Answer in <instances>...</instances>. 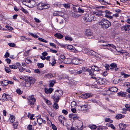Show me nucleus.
I'll return each mask as SVG.
<instances>
[{"label":"nucleus","mask_w":130,"mask_h":130,"mask_svg":"<svg viewBox=\"0 0 130 130\" xmlns=\"http://www.w3.org/2000/svg\"><path fill=\"white\" fill-rule=\"evenodd\" d=\"M18 125V122H15L13 124V127L14 129H16L17 128V126Z\"/></svg>","instance_id":"nucleus-49"},{"label":"nucleus","mask_w":130,"mask_h":130,"mask_svg":"<svg viewBox=\"0 0 130 130\" xmlns=\"http://www.w3.org/2000/svg\"><path fill=\"white\" fill-rule=\"evenodd\" d=\"M88 126L92 130L94 129L97 128L96 126L94 125H90Z\"/></svg>","instance_id":"nucleus-36"},{"label":"nucleus","mask_w":130,"mask_h":130,"mask_svg":"<svg viewBox=\"0 0 130 130\" xmlns=\"http://www.w3.org/2000/svg\"><path fill=\"white\" fill-rule=\"evenodd\" d=\"M120 130H125V129L126 127V125L123 124L121 123L119 125Z\"/></svg>","instance_id":"nucleus-18"},{"label":"nucleus","mask_w":130,"mask_h":130,"mask_svg":"<svg viewBox=\"0 0 130 130\" xmlns=\"http://www.w3.org/2000/svg\"><path fill=\"white\" fill-rule=\"evenodd\" d=\"M85 34L87 38L90 39L93 36V33L92 31L89 29H87L85 31Z\"/></svg>","instance_id":"nucleus-8"},{"label":"nucleus","mask_w":130,"mask_h":130,"mask_svg":"<svg viewBox=\"0 0 130 130\" xmlns=\"http://www.w3.org/2000/svg\"><path fill=\"white\" fill-rule=\"evenodd\" d=\"M124 85L125 86H130V83L127 82H126L124 83Z\"/></svg>","instance_id":"nucleus-64"},{"label":"nucleus","mask_w":130,"mask_h":130,"mask_svg":"<svg viewBox=\"0 0 130 130\" xmlns=\"http://www.w3.org/2000/svg\"><path fill=\"white\" fill-rule=\"evenodd\" d=\"M110 66L111 67L116 68L117 67V64L114 63L111 64Z\"/></svg>","instance_id":"nucleus-62"},{"label":"nucleus","mask_w":130,"mask_h":130,"mask_svg":"<svg viewBox=\"0 0 130 130\" xmlns=\"http://www.w3.org/2000/svg\"><path fill=\"white\" fill-rule=\"evenodd\" d=\"M8 44L9 46L11 47H14L15 46V44L13 43H9Z\"/></svg>","instance_id":"nucleus-58"},{"label":"nucleus","mask_w":130,"mask_h":130,"mask_svg":"<svg viewBox=\"0 0 130 130\" xmlns=\"http://www.w3.org/2000/svg\"><path fill=\"white\" fill-rule=\"evenodd\" d=\"M63 6L66 8H70V5L69 4H63Z\"/></svg>","instance_id":"nucleus-51"},{"label":"nucleus","mask_w":130,"mask_h":130,"mask_svg":"<svg viewBox=\"0 0 130 130\" xmlns=\"http://www.w3.org/2000/svg\"><path fill=\"white\" fill-rule=\"evenodd\" d=\"M89 69H87L85 67H83L82 68V71H83L84 72H86V71H88Z\"/></svg>","instance_id":"nucleus-57"},{"label":"nucleus","mask_w":130,"mask_h":130,"mask_svg":"<svg viewBox=\"0 0 130 130\" xmlns=\"http://www.w3.org/2000/svg\"><path fill=\"white\" fill-rule=\"evenodd\" d=\"M118 95L119 96H125V94L123 92H119L118 93Z\"/></svg>","instance_id":"nucleus-50"},{"label":"nucleus","mask_w":130,"mask_h":130,"mask_svg":"<svg viewBox=\"0 0 130 130\" xmlns=\"http://www.w3.org/2000/svg\"><path fill=\"white\" fill-rule=\"evenodd\" d=\"M20 10L25 14L28 13V11L22 7H21Z\"/></svg>","instance_id":"nucleus-52"},{"label":"nucleus","mask_w":130,"mask_h":130,"mask_svg":"<svg viewBox=\"0 0 130 130\" xmlns=\"http://www.w3.org/2000/svg\"><path fill=\"white\" fill-rule=\"evenodd\" d=\"M28 104L31 105H34L36 101V99L34 97V95H33L29 96L28 98Z\"/></svg>","instance_id":"nucleus-5"},{"label":"nucleus","mask_w":130,"mask_h":130,"mask_svg":"<svg viewBox=\"0 0 130 130\" xmlns=\"http://www.w3.org/2000/svg\"><path fill=\"white\" fill-rule=\"evenodd\" d=\"M56 82L55 80H52L51 81L49 85V87H53L54 84Z\"/></svg>","instance_id":"nucleus-29"},{"label":"nucleus","mask_w":130,"mask_h":130,"mask_svg":"<svg viewBox=\"0 0 130 130\" xmlns=\"http://www.w3.org/2000/svg\"><path fill=\"white\" fill-rule=\"evenodd\" d=\"M105 17L107 18H109L110 19H111L113 18V16L110 15L108 14H105Z\"/></svg>","instance_id":"nucleus-55"},{"label":"nucleus","mask_w":130,"mask_h":130,"mask_svg":"<svg viewBox=\"0 0 130 130\" xmlns=\"http://www.w3.org/2000/svg\"><path fill=\"white\" fill-rule=\"evenodd\" d=\"M19 69L20 72H21L25 71V68H23L22 66L19 67Z\"/></svg>","instance_id":"nucleus-46"},{"label":"nucleus","mask_w":130,"mask_h":130,"mask_svg":"<svg viewBox=\"0 0 130 130\" xmlns=\"http://www.w3.org/2000/svg\"><path fill=\"white\" fill-rule=\"evenodd\" d=\"M121 74L125 78H127L128 77L130 76V75L125 74L123 72H122L121 73Z\"/></svg>","instance_id":"nucleus-41"},{"label":"nucleus","mask_w":130,"mask_h":130,"mask_svg":"<svg viewBox=\"0 0 130 130\" xmlns=\"http://www.w3.org/2000/svg\"><path fill=\"white\" fill-rule=\"evenodd\" d=\"M72 59L71 58H66L63 60V62L65 64H70L72 63Z\"/></svg>","instance_id":"nucleus-13"},{"label":"nucleus","mask_w":130,"mask_h":130,"mask_svg":"<svg viewBox=\"0 0 130 130\" xmlns=\"http://www.w3.org/2000/svg\"><path fill=\"white\" fill-rule=\"evenodd\" d=\"M49 6V5L45 3H41L37 5V8L39 10H42L43 9H47Z\"/></svg>","instance_id":"nucleus-4"},{"label":"nucleus","mask_w":130,"mask_h":130,"mask_svg":"<svg viewBox=\"0 0 130 130\" xmlns=\"http://www.w3.org/2000/svg\"><path fill=\"white\" fill-rule=\"evenodd\" d=\"M109 90L112 92H116L118 90V89L115 87H112L110 88Z\"/></svg>","instance_id":"nucleus-22"},{"label":"nucleus","mask_w":130,"mask_h":130,"mask_svg":"<svg viewBox=\"0 0 130 130\" xmlns=\"http://www.w3.org/2000/svg\"><path fill=\"white\" fill-rule=\"evenodd\" d=\"M53 108L55 109H58L59 108L58 105L56 102H55L53 105Z\"/></svg>","instance_id":"nucleus-39"},{"label":"nucleus","mask_w":130,"mask_h":130,"mask_svg":"<svg viewBox=\"0 0 130 130\" xmlns=\"http://www.w3.org/2000/svg\"><path fill=\"white\" fill-rule=\"evenodd\" d=\"M93 94L90 93H86L82 94L80 95V97L84 99H86L89 97H92Z\"/></svg>","instance_id":"nucleus-9"},{"label":"nucleus","mask_w":130,"mask_h":130,"mask_svg":"<svg viewBox=\"0 0 130 130\" xmlns=\"http://www.w3.org/2000/svg\"><path fill=\"white\" fill-rule=\"evenodd\" d=\"M63 94V91L61 90H58L56 91L54 95L52 96L54 101L58 102L60 99V97Z\"/></svg>","instance_id":"nucleus-2"},{"label":"nucleus","mask_w":130,"mask_h":130,"mask_svg":"<svg viewBox=\"0 0 130 130\" xmlns=\"http://www.w3.org/2000/svg\"><path fill=\"white\" fill-rule=\"evenodd\" d=\"M64 117L63 116H59L58 117L59 120L60 121L62 124H63L64 120Z\"/></svg>","instance_id":"nucleus-24"},{"label":"nucleus","mask_w":130,"mask_h":130,"mask_svg":"<svg viewBox=\"0 0 130 130\" xmlns=\"http://www.w3.org/2000/svg\"><path fill=\"white\" fill-rule=\"evenodd\" d=\"M106 125L108 127H111V128L113 129L114 130L115 129V127L112 124L107 123L106 124Z\"/></svg>","instance_id":"nucleus-31"},{"label":"nucleus","mask_w":130,"mask_h":130,"mask_svg":"<svg viewBox=\"0 0 130 130\" xmlns=\"http://www.w3.org/2000/svg\"><path fill=\"white\" fill-rule=\"evenodd\" d=\"M88 108L87 105H84L82 106V110H87Z\"/></svg>","instance_id":"nucleus-40"},{"label":"nucleus","mask_w":130,"mask_h":130,"mask_svg":"<svg viewBox=\"0 0 130 130\" xmlns=\"http://www.w3.org/2000/svg\"><path fill=\"white\" fill-rule=\"evenodd\" d=\"M52 128L53 130H57L56 127L54 124H52Z\"/></svg>","instance_id":"nucleus-63"},{"label":"nucleus","mask_w":130,"mask_h":130,"mask_svg":"<svg viewBox=\"0 0 130 130\" xmlns=\"http://www.w3.org/2000/svg\"><path fill=\"white\" fill-rule=\"evenodd\" d=\"M84 19L86 21L90 22L95 20L96 19V18L95 15L92 13H90L87 14L86 15Z\"/></svg>","instance_id":"nucleus-3"},{"label":"nucleus","mask_w":130,"mask_h":130,"mask_svg":"<svg viewBox=\"0 0 130 130\" xmlns=\"http://www.w3.org/2000/svg\"><path fill=\"white\" fill-rule=\"evenodd\" d=\"M25 61L26 63L28 64L31 63L32 62L28 58H26L25 59Z\"/></svg>","instance_id":"nucleus-45"},{"label":"nucleus","mask_w":130,"mask_h":130,"mask_svg":"<svg viewBox=\"0 0 130 130\" xmlns=\"http://www.w3.org/2000/svg\"><path fill=\"white\" fill-rule=\"evenodd\" d=\"M5 70L6 72L7 73H8L11 72V70L8 67H5Z\"/></svg>","instance_id":"nucleus-43"},{"label":"nucleus","mask_w":130,"mask_h":130,"mask_svg":"<svg viewBox=\"0 0 130 130\" xmlns=\"http://www.w3.org/2000/svg\"><path fill=\"white\" fill-rule=\"evenodd\" d=\"M121 29L122 31H124L130 30V25H125L121 27Z\"/></svg>","instance_id":"nucleus-10"},{"label":"nucleus","mask_w":130,"mask_h":130,"mask_svg":"<svg viewBox=\"0 0 130 130\" xmlns=\"http://www.w3.org/2000/svg\"><path fill=\"white\" fill-rule=\"evenodd\" d=\"M122 81L121 79H118L117 78H115L113 80V83L115 84H118L119 82Z\"/></svg>","instance_id":"nucleus-30"},{"label":"nucleus","mask_w":130,"mask_h":130,"mask_svg":"<svg viewBox=\"0 0 130 130\" xmlns=\"http://www.w3.org/2000/svg\"><path fill=\"white\" fill-rule=\"evenodd\" d=\"M78 11L79 13H84L85 10L83 8L79 7L78 8Z\"/></svg>","instance_id":"nucleus-42"},{"label":"nucleus","mask_w":130,"mask_h":130,"mask_svg":"<svg viewBox=\"0 0 130 130\" xmlns=\"http://www.w3.org/2000/svg\"><path fill=\"white\" fill-rule=\"evenodd\" d=\"M88 72H89V74L90 75H94L93 71H91L90 69H89Z\"/></svg>","instance_id":"nucleus-56"},{"label":"nucleus","mask_w":130,"mask_h":130,"mask_svg":"<svg viewBox=\"0 0 130 130\" xmlns=\"http://www.w3.org/2000/svg\"><path fill=\"white\" fill-rule=\"evenodd\" d=\"M72 62L73 64H78L80 63L79 59L77 58H74L72 59Z\"/></svg>","instance_id":"nucleus-15"},{"label":"nucleus","mask_w":130,"mask_h":130,"mask_svg":"<svg viewBox=\"0 0 130 130\" xmlns=\"http://www.w3.org/2000/svg\"><path fill=\"white\" fill-rule=\"evenodd\" d=\"M103 5H106V2L104 0H98Z\"/></svg>","instance_id":"nucleus-59"},{"label":"nucleus","mask_w":130,"mask_h":130,"mask_svg":"<svg viewBox=\"0 0 130 130\" xmlns=\"http://www.w3.org/2000/svg\"><path fill=\"white\" fill-rule=\"evenodd\" d=\"M65 39L66 40H69V41H71L72 39L71 37L68 36H66L65 37Z\"/></svg>","instance_id":"nucleus-38"},{"label":"nucleus","mask_w":130,"mask_h":130,"mask_svg":"<svg viewBox=\"0 0 130 130\" xmlns=\"http://www.w3.org/2000/svg\"><path fill=\"white\" fill-rule=\"evenodd\" d=\"M5 27L7 28L8 30H12L13 29V28L10 26L6 25V26Z\"/></svg>","instance_id":"nucleus-60"},{"label":"nucleus","mask_w":130,"mask_h":130,"mask_svg":"<svg viewBox=\"0 0 130 130\" xmlns=\"http://www.w3.org/2000/svg\"><path fill=\"white\" fill-rule=\"evenodd\" d=\"M37 65L39 68H42L44 66V65L43 63H38L37 64Z\"/></svg>","instance_id":"nucleus-44"},{"label":"nucleus","mask_w":130,"mask_h":130,"mask_svg":"<svg viewBox=\"0 0 130 130\" xmlns=\"http://www.w3.org/2000/svg\"><path fill=\"white\" fill-rule=\"evenodd\" d=\"M92 14H94L95 15H96L97 16H101L102 15V14L100 13H99L98 12L93 11L92 12Z\"/></svg>","instance_id":"nucleus-35"},{"label":"nucleus","mask_w":130,"mask_h":130,"mask_svg":"<svg viewBox=\"0 0 130 130\" xmlns=\"http://www.w3.org/2000/svg\"><path fill=\"white\" fill-rule=\"evenodd\" d=\"M38 39L39 41H40L41 42H43L46 43L48 42V41H46V40H45L44 39H43L42 38H38Z\"/></svg>","instance_id":"nucleus-48"},{"label":"nucleus","mask_w":130,"mask_h":130,"mask_svg":"<svg viewBox=\"0 0 130 130\" xmlns=\"http://www.w3.org/2000/svg\"><path fill=\"white\" fill-rule=\"evenodd\" d=\"M67 48L69 50L75 51V48L71 45H68L67 46Z\"/></svg>","instance_id":"nucleus-27"},{"label":"nucleus","mask_w":130,"mask_h":130,"mask_svg":"<svg viewBox=\"0 0 130 130\" xmlns=\"http://www.w3.org/2000/svg\"><path fill=\"white\" fill-rule=\"evenodd\" d=\"M22 1L23 4L26 6H27L26 5V3H30L31 2L30 0H22Z\"/></svg>","instance_id":"nucleus-32"},{"label":"nucleus","mask_w":130,"mask_h":130,"mask_svg":"<svg viewBox=\"0 0 130 130\" xmlns=\"http://www.w3.org/2000/svg\"><path fill=\"white\" fill-rule=\"evenodd\" d=\"M91 68L92 69L94 70L95 71H100V73L101 71H102V70H101V69H99L98 67L95 66H92L91 67Z\"/></svg>","instance_id":"nucleus-20"},{"label":"nucleus","mask_w":130,"mask_h":130,"mask_svg":"<svg viewBox=\"0 0 130 130\" xmlns=\"http://www.w3.org/2000/svg\"><path fill=\"white\" fill-rule=\"evenodd\" d=\"M54 89L52 88H49L48 89L45 88L44 89L45 92L47 94H51L53 91Z\"/></svg>","instance_id":"nucleus-14"},{"label":"nucleus","mask_w":130,"mask_h":130,"mask_svg":"<svg viewBox=\"0 0 130 130\" xmlns=\"http://www.w3.org/2000/svg\"><path fill=\"white\" fill-rule=\"evenodd\" d=\"M44 100L45 101L47 105H51L52 104V103L51 101L48 100L47 99L45 98L44 99Z\"/></svg>","instance_id":"nucleus-34"},{"label":"nucleus","mask_w":130,"mask_h":130,"mask_svg":"<svg viewBox=\"0 0 130 130\" xmlns=\"http://www.w3.org/2000/svg\"><path fill=\"white\" fill-rule=\"evenodd\" d=\"M70 117L72 118L74 120H76L78 119V117L77 114L72 113L70 114L69 115Z\"/></svg>","instance_id":"nucleus-17"},{"label":"nucleus","mask_w":130,"mask_h":130,"mask_svg":"<svg viewBox=\"0 0 130 130\" xmlns=\"http://www.w3.org/2000/svg\"><path fill=\"white\" fill-rule=\"evenodd\" d=\"M96 128L97 130H103L102 126H98Z\"/></svg>","instance_id":"nucleus-61"},{"label":"nucleus","mask_w":130,"mask_h":130,"mask_svg":"<svg viewBox=\"0 0 130 130\" xmlns=\"http://www.w3.org/2000/svg\"><path fill=\"white\" fill-rule=\"evenodd\" d=\"M99 24L101 25L103 28L107 29L111 25L110 22L106 19H103L99 22Z\"/></svg>","instance_id":"nucleus-1"},{"label":"nucleus","mask_w":130,"mask_h":130,"mask_svg":"<svg viewBox=\"0 0 130 130\" xmlns=\"http://www.w3.org/2000/svg\"><path fill=\"white\" fill-rule=\"evenodd\" d=\"M15 117L12 115H10L9 119V121L11 123L13 122L15 120Z\"/></svg>","instance_id":"nucleus-16"},{"label":"nucleus","mask_w":130,"mask_h":130,"mask_svg":"<svg viewBox=\"0 0 130 130\" xmlns=\"http://www.w3.org/2000/svg\"><path fill=\"white\" fill-rule=\"evenodd\" d=\"M105 121L106 122H109L110 123H112L113 121L111 120L110 119L108 118H106L105 119Z\"/></svg>","instance_id":"nucleus-53"},{"label":"nucleus","mask_w":130,"mask_h":130,"mask_svg":"<svg viewBox=\"0 0 130 130\" xmlns=\"http://www.w3.org/2000/svg\"><path fill=\"white\" fill-rule=\"evenodd\" d=\"M56 63V60L55 59H53V61L52 63L49 62V63H51L52 66H54Z\"/></svg>","instance_id":"nucleus-54"},{"label":"nucleus","mask_w":130,"mask_h":130,"mask_svg":"<svg viewBox=\"0 0 130 130\" xmlns=\"http://www.w3.org/2000/svg\"><path fill=\"white\" fill-rule=\"evenodd\" d=\"M116 50L119 53H122V54H125L126 56L128 55L129 53L126 52L125 50H122L121 51H118L117 49H116Z\"/></svg>","instance_id":"nucleus-19"},{"label":"nucleus","mask_w":130,"mask_h":130,"mask_svg":"<svg viewBox=\"0 0 130 130\" xmlns=\"http://www.w3.org/2000/svg\"><path fill=\"white\" fill-rule=\"evenodd\" d=\"M103 80H104L102 79H100L97 80H96L97 84L101 85L105 83Z\"/></svg>","instance_id":"nucleus-25"},{"label":"nucleus","mask_w":130,"mask_h":130,"mask_svg":"<svg viewBox=\"0 0 130 130\" xmlns=\"http://www.w3.org/2000/svg\"><path fill=\"white\" fill-rule=\"evenodd\" d=\"M83 52L85 53H89L90 54H92L93 51L90 50L88 48H84L83 50Z\"/></svg>","instance_id":"nucleus-12"},{"label":"nucleus","mask_w":130,"mask_h":130,"mask_svg":"<svg viewBox=\"0 0 130 130\" xmlns=\"http://www.w3.org/2000/svg\"><path fill=\"white\" fill-rule=\"evenodd\" d=\"M125 116L121 114H118L116 115V118L117 119H120L122 118H124Z\"/></svg>","instance_id":"nucleus-26"},{"label":"nucleus","mask_w":130,"mask_h":130,"mask_svg":"<svg viewBox=\"0 0 130 130\" xmlns=\"http://www.w3.org/2000/svg\"><path fill=\"white\" fill-rule=\"evenodd\" d=\"M28 80L29 82V86H30L31 84L34 83L35 82V78L32 77H29L28 78Z\"/></svg>","instance_id":"nucleus-11"},{"label":"nucleus","mask_w":130,"mask_h":130,"mask_svg":"<svg viewBox=\"0 0 130 130\" xmlns=\"http://www.w3.org/2000/svg\"><path fill=\"white\" fill-rule=\"evenodd\" d=\"M37 122L38 123L39 125H41L43 122L42 119L40 117H39L37 120Z\"/></svg>","instance_id":"nucleus-23"},{"label":"nucleus","mask_w":130,"mask_h":130,"mask_svg":"<svg viewBox=\"0 0 130 130\" xmlns=\"http://www.w3.org/2000/svg\"><path fill=\"white\" fill-rule=\"evenodd\" d=\"M44 76L45 77L51 78L53 77V75L51 73H49L44 75Z\"/></svg>","instance_id":"nucleus-37"},{"label":"nucleus","mask_w":130,"mask_h":130,"mask_svg":"<svg viewBox=\"0 0 130 130\" xmlns=\"http://www.w3.org/2000/svg\"><path fill=\"white\" fill-rule=\"evenodd\" d=\"M7 82L5 85H7L8 84L10 85H13L14 84V81L12 80H7Z\"/></svg>","instance_id":"nucleus-33"},{"label":"nucleus","mask_w":130,"mask_h":130,"mask_svg":"<svg viewBox=\"0 0 130 130\" xmlns=\"http://www.w3.org/2000/svg\"><path fill=\"white\" fill-rule=\"evenodd\" d=\"M29 33L30 35L34 38H36L38 37V36L36 34H34L31 32H29Z\"/></svg>","instance_id":"nucleus-47"},{"label":"nucleus","mask_w":130,"mask_h":130,"mask_svg":"<svg viewBox=\"0 0 130 130\" xmlns=\"http://www.w3.org/2000/svg\"><path fill=\"white\" fill-rule=\"evenodd\" d=\"M11 99L12 98L11 95L5 93L3 94L2 98V100L3 102L6 101L7 100H11Z\"/></svg>","instance_id":"nucleus-7"},{"label":"nucleus","mask_w":130,"mask_h":130,"mask_svg":"<svg viewBox=\"0 0 130 130\" xmlns=\"http://www.w3.org/2000/svg\"><path fill=\"white\" fill-rule=\"evenodd\" d=\"M10 68L12 69H17L18 68V67L15 64H13L9 65Z\"/></svg>","instance_id":"nucleus-28"},{"label":"nucleus","mask_w":130,"mask_h":130,"mask_svg":"<svg viewBox=\"0 0 130 130\" xmlns=\"http://www.w3.org/2000/svg\"><path fill=\"white\" fill-rule=\"evenodd\" d=\"M101 46L104 47L103 48L108 49L109 50L111 51L112 52L113 51L112 49L110 48H108V47H112L114 49H116V46L113 45L112 44H103L101 45Z\"/></svg>","instance_id":"nucleus-6"},{"label":"nucleus","mask_w":130,"mask_h":130,"mask_svg":"<svg viewBox=\"0 0 130 130\" xmlns=\"http://www.w3.org/2000/svg\"><path fill=\"white\" fill-rule=\"evenodd\" d=\"M54 35L55 37L59 39H61L63 37V35H61V34L59 33H57L55 34Z\"/></svg>","instance_id":"nucleus-21"}]
</instances>
